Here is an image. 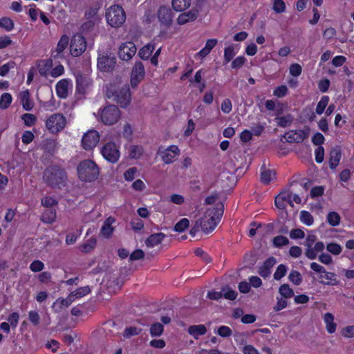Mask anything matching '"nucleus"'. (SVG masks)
<instances>
[{"label":"nucleus","instance_id":"1","mask_svg":"<svg viewBox=\"0 0 354 354\" xmlns=\"http://www.w3.org/2000/svg\"><path fill=\"white\" fill-rule=\"evenodd\" d=\"M223 212L224 205L222 203L217 205L216 207L208 208L203 216L197 220L202 231L206 234L212 232L221 221Z\"/></svg>","mask_w":354,"mask_h":354},{"label":"nucleus","instance_id":"2","mask_svg":"<svg viewBox=\"0 0 354 354\" xmlns=\"http://www.w3.org/2000/svg\"><path fill=\"white\" fill-rule=\"evenodd\" d=\"M106 97L116 102L120 107L126 108L131 101L130 88L125 84L118 88L115 84H109L106 86Z\"/></svg>","mask_w":354,"mask_h":354},{"label":"nucleus","instance_id":"3","mask_svg":"<svg viewBox=\"0 0 354 354\" xmlns=\"http://www.w3.org/2000/svg\"><path fill=\"white\" fill-rule=\"evenodd\" d=\"M43 178L50 187L61 189L66 185L67 175L59 166L51 165L45 169Z\"/></svg>","mask_w":354,"mask_h":354},{"label":"nucleus","instance_id":"4","mask_svg":"<svg viewBox=\"0 0 354 354\" xmlns=\"http://www.w3.org/2000/svg\"><path fill=\"white\" fill-rule=\"evenodd\" d=\"M79 178L86 182H91L99 176V168L96 163L91 160H84L77 166Z\"/></svg>","mask_w":354,"mask_h":354},{"label":"nucleus","instance_id":"5","mask_svg":"<svg viewBox=\"0 0 354 354\" xmlns=\"http://www.w3.org/2000/svg\"><path fill=\"white\" fill-rule=\"evenodd\" d=\"M106 18L112 27H120L126 20V14L122 7L114 5L107 10Z\"/></svg>","mask_w":354,"mask_h":354},{"label":"nucleus","instance_id":"6","mask_svg":"<svg viewBox=\"0 0 354 354\" xmlns=\"http://www.w3.org/2000/svg\"><path fill=\"white\" fill-rule=\"evenodd\" d=\"M121 112L118 107L114 104H109L101 110V121L106 125H113L120 118Z\"/></svg>","mask_w":354,"mask_h":354},{"label":"nucleus","instance_id":"7","mask_svg":"<svg viewBox=\"0 0 354 354\" xmlns=\"http://www.w3.org/2000/svg\"><path fill=\"white\" fill-rule=\"evenodd\" d=\"M116 58L111 52H104L99 54L97 57V68L103 72H110L114 70Z\"/></svg>","mask_w":354,"mask_h":354},{"label":"nucleus","instance_id":"8","mask_svg":"<svg viewBox=\"0 0 354 354\" xmlns=\"http://www.w3.org/2000/svg\"><path fill=\"white\" fill-rule=\"evenodd\" d=\"M66 124V118L62 113H54L48 118L46 126L50 133H57L64 129Z\"/></svg>","mask_w":354,"mask_h":354},{"label":"nucleus","instance_id":"9","mask_svg":"<svg viewBox=\"0 0 354 354\" xmlns=\"http://www.w3.org/2000/svg\"><path fill=\"white\" fill-rule=\"evenodd\" d=\"M86 48V41L81 35H74L71 41L70 51L73 57L81 55Z\"/></svg>","mask_w":354,"mask_h":354},{"label":"nucleus","instance_id":"10","mask_svg":"<svg viewBox=\"0 0 354 354\" xmlns=\"http://www.w3.org/2000/svg\"><path fill=\"white\" fill-rule=\"evenodd\" d=\"M103 157L111 163L118 162L120 158V151L114 142H110L103 146L101 149Z\"/></svg>","mask_w":354,"mask_h":354},{"label":"nucleus","instance_id":"11","mask_svg":"<svg viewBox=\"0 0 354 354\" xmlns=\"http://www.w3.org/2000/svg\"><path fill=\"white\" fill-rule=\"evenodd\" d=\"M100 140V135L95 130H91L86 133L82 140V147L85 150L94 148Z\"/></svg>","mask_w":354,"mask_h":354},{"label":"nucleus","instance_id":"12","mask_svg":"<svg viewBox=\"0 0 354 354\" xmlns=\"http://www.w3.org/2000/svg\"><path fill=\"white\" fill-rule=\"evenodd\" d=\"M158 153L160 155L162 161L165 164H171L179 155L180 150L176 145H171L162 151H161L160 148L158 151Z\"/></svg>","mask_w":354,"mask_h":354},{"label":"nucleus","instance_id":"13","mask_svg":"<svg viewBox=\"0 0 354 354\" xmlns=\"http://www.w3.org/2000/svg\"><path fill=\"white\" fill-rule=\"evenodd\" d=\"M157 15L158 21L161 24L167 27L172 24L174 13L169 7L166 6H160L157 12Z\"/></svg>","mask_w":354,"mask_h":354},{"label":"nucleus","instance_id":"14","mask_svg":"<svg viewBox=\"0 0 354 354\" xmlns=\"http://www.w3.org/2000/svg\"><path fill=\"white\" fill-rule=\"evenodd\" d=\"M136 53V45L131 41L122 44L118 50L119 57L124 61L131 59Z\"/></svg>","mask_w":354,"mask_h":354},{"label":"nucleus","instance_id":"15","mask_svg":"<svg viewBox=\"0 0 354 354\" xmlns=\"http://www.w3.org/2000/svg\"><path fill=\"white\" fill-rule=\"evenodd\" d=\"M145 71L143 64L141 62H136L131 71V85L133 88L137 86L138 84L145 77Z\"/></svg>","mask_w":354,"mask_h":354},{"label":"nucleus","instance_id":"16","mask_svg":"<svg viewBox=\"0 0 354 354\" xmlns=\"http://www.w3.org/2000/svg\"><path fill=\"white\" fill-rule=\"evenodd\" d=\"M308 137V132L304 130L290 131L282 136V138L286 139V142L290 143L301 142Z\"/></svg>","mask_w":354,"mask_h":354},{"label":"nucleus","instance_id":"17","mask_svg":"<svg viewBox=\"0 0 354 354\" xmlns=\"http://www.w3.org/2000/svg\"><path fill=\"white\" fill-rule=\"evenodd\" d=\"M342 158L340 147H333L329 153V166L331 169H335L338 165Z\"/></svg>","mask_w":354,"mask_h":354},{"label":"nucleus","instance_id":"18","mask_svg":"<svg viewBox=\"0 0 354 354\" xmlns=\"http://www.w3.org/2000/svg\"><path fill=\"white\" fill-rule=\"evenodd\" d=\"M198 15V11L196 9H192L191 10L180 14L178 19L177 23L179 25H184L189 21H193L196 19Z\"/></svg>","mask_w":354,"mask_h":354},{"label":"nucleus","instance_id":"19","mask_svg":"<svg viewBox=\"0 0 354 354\" xmlns=\"http://www.w3.org/2000/svg\"><path fill=\"white\" fill-rule=\"evenodd\" d=\"M91 84V80L82 73L76 75V88L77 91L80 93H84L86 88Z\"/></svg>","mask_w":354,"mask_h":354},{"label":"nucleus","instance_id":"20","mask_svg":"<svg viewBox=\"0 0 354 354\" xmlns=\"http://www.w3.org/2000/svg\"><path fill=\"white\" fill-rule=\"evenodd\" d=\"M315 241L316 236L313 234L308 235L306 240L305 245L307 247V249L305 252V254L310 259H315L317 257V254L312 248Z\"/></svg>","mask_w":354,"mask_h":354},{"label":"nucleus","instance_id":"21","mask_svg":"<svg viewBox=\"0 0 354 354\" xmlns=\"http://www.w3.org/2000/svg\"><path fill=\"white\" fill-rule=\"evenodd\" d=\"M165 236L162 232L152 234L146 239L145 244L147 247L153 248L160 244Z\"/></svg>","mask_w":354,"mask_h":354},{"label":"nucleus","instance_id":"22","mask_svg":"<svg viewBox=\"0 0 354 354\" xmlns=\"http://www.w3.org/2000/svg\"><path fill=\"white\" fill-rule=\"evenodd\" d=\"M69 82L64 79L59 81L56 85V91L57 95L61 98H66L68 96Z\"/></svg>","mask_w":354,"mask_h":354},{"label":"nucleus","instance_id":"23","mask_svg":"<svg viewBox=\"0 0 354 354\" xmlns=\"http://www.w3.org/2000/svg\"><path fill=\"white\" fill-rule=\"evenodd\" d=\"M188 333L192 335L194 339H197L198 336L205 335L207 332V328L205 325H193L188 328Z\"/></svg>","mask_w":354,"mask_h":354},{"label":"nucleus","instance_id":"24","mask_svg":"<svg viewBox=\"0 0 354 354\" xmlns=\"http://www.w3.org/2000/svg\"><path fill=\"white\" fill-rule=\"evenodd\" d=\"M20 100L25 110L30 111L32 109L33 102L30 99V93L28 90L20 93Z\"/></svg>","mask_w":354,"mask_h":354},{"label":"nucleus","instance_id":"25","mask_svg":"<svg viewBox=\"0 0 354 354\" xmlns=\"http://www.w3.org/2000/svg\"><path fill=\"white\" fill-rule=\"evenodd\" d=\"M172 8L176 12H182L191 5V0H172Z\"/></svg>","mask_w":354,"mask_h":354},{"label":"nucleus","instance_id":"26","mask_svg":"<svg viewBox=\"0 0 354 354\" xmlns=\"http://www.w3.org/2000/svg\"><path fill=\"white\" fill-rule=\"evenodd\" d=\"M154 48L153 44H148L139 50L138 56L142 59L147 60L151 57Z\"/></svg>","mask_w":354,"mask_h":354},{"label":"nucleus","instance_id":"27","mask_svg":"<svg viewBox=\"0 0 354 354\" xmlns=\"http://www.w3.org/2000/svg\"><path fill=\"white\" fill-rule=\"evenodd\" d=\"M53 66V61L51 59L41 60L38 64L39 73L41 76H46L48 71Z\"/></svg>","mask_w":354,"mask_h":354},{"label":"nucleus","instance_id":"28","mask_svg":"<svg viewBox=\"0 0 354 354\" xmlns=\"http://www.w3.org/2000/svg\"><path fill=\"white\" fill-rule=\"evenodd\" d=\"M279 292L284 298H290L294 296V291L288 284H282L279 288Z\"/></svg>","mask_w":354,"mask_h":354},{"label":"nucleus","instance_id":"29","mask_svg":"<svg viewBox=\"0 0 354 354\" xmlns=\"http://www.w3.org/2000/svg\"><path fill=\"white\" fill-rule=\"evenodd\" d=\"M223 291V297H224L225 299L229 300H234L238 293L235 290H233L230 287L228 286H223L222 288Z\"/></svg>","mask_w":354,"mask_h":354},{"label":"nucleus","instance_id":"30","mask_svg":"<svg viewBox=\"0 0 354 354\" xmlns=\"http://www.w3.org/2000/svg\"><path fill=\"white\" fill-rule=\"evenodd\" d=\"M71 302L66 299H57L53 304L52 308L55 312H60L63 306L68 307L71 305Z\"/></svg>","mask_w":354,"mask_h":354},{"label":"nucleus","instance_id":"31","mask_svg":"<svg viewBox=\"0 0 354 354\" xmlns=\"http://www.w3.org/2000/svg\"><path fill=\"white\" fill-rule=\"evenodd\" d=\"M164 327L160 323H155L150 328V334L152 337H159L163 333Z\"/></svg>","mask_w":354,"mask_h":354},{"label":"nucleus","instance_id":"32","mask_svg":"<svg viewBox=\"0 0 354 354\" xmlns=\"http://www.w3.org/2000/svg\"><path fill=\"white\" fill-rule=\"evenodd\" d=\"M272 243L274 247L281 248L288 245L290 242L287 237L279 235L273 238Z\"/></svg>","mask_w":354,"mask_h":354},{"label":"nucleus","instance_id":"33","mask_svg":"<svg viewBox=\"0 0 354 354\" xmlns=\"http://www.w3.org/2000/svg\"><path fill=\"white\" fill-rule=\"evenodd\" d=\"M327 221L332 226H337L340 221V216L335 212H330L327 215Z\"/></svg>","mask_w":354,"mask_h":354},{"label":"nucleus","instance_id":"34","mask_svg":"<svg viewBox=\"0 0 354 354\" xmlns=\"http://www.w3.org/2000/svg\"><path fill=\"white\" fill-rule=\"evenodd\" d=\"M288 279L295 285L298 286L302 282V276L299 272L292 270L289 274Z\"/></svg>","mask_w":354,"mask_h":354},{"label":"nucleus","instance_id":"35","mask_svg":"<svg viewBox=\"0 0 354 354\" xmlns=\"http://www.w3.org/2000/svg\"><path fill=\"white\" fill-rule=\"evenodd\" d=\"M328 102L329 97L326 95L323 96L317 105L316 113L319 115L322 114L326 106L328 105Z\"/></svg>","mask_w":354,"mask_h":354},{"label":"nucleus","instance_id":"36","mask_svg":"<svg viewBox=\"0 0 354 354\" xmlns=\"http://www.w3.org/2000/svg\"><path fill=\"white\" fill-rule=\"evenodd\" d=\"M96 243L97 241L95 238H91L86 241V243H84L81 245V250L86 253L89 252L95 247Z\"/></svg>","mask_w":354,"mask_h":354},{"label":"nucleus","instance_id":"37","mask_svg":"<svg viewBox=\"0 0 354 354\" xmlns=\"http://www.w3.org/2000/svg\"><path fill=\"white\" fill-rule=\"evenodd\" d=\"M68 41H69L68 37L65 35H62L60 40L59 41V42L57 44V48H56L57 53H62L67 47V46L68 44Z\"/></svg>","mask_w":354,"mask_h":354},{"label":"nucleus","instance_id":"38","mask_svg":"<svg viewBox=\"0 0 354 354\" xmlns=\"http://www.w3.org/2000/svg\"><path fill=\"white\" fill-rule=\"evenodd\" d=\"M12 102V96L10 93H5L1 95L0 98V108L7 109Z\"/></svg>","mask_w":354,"mask_h":354},{"label":"nucleus","instance_id":"39","mask_svg":"<svg viewBox=\"0 0 354 354\" xmlns=\"http://www.w3.org/2000/svg\"><path fill=\"white\" fill-rule=\"evenodd\" d=\"M0 27L4 28L7 31H10L14 28V22L8 17H3L0 19Z\"/></svg>","mask_w":354,"mask_h":354},{"label":"nucleus","instance_id":"40","mask_svg":"<svg viewBox=\"0 0 354 354\" xmlns=\"http://www.w3.org/2000/svg\"><path fill=\"white\" fill-rule=\"evenodd\" d=\"M189 221L187 218H184L180 220L174 226L176 232H182L189 227Z\"/></svg>","mask_w":354,"mask_h":354},{"label":"nucleus","instance_id":"41","mask_svg":"<svg viewBox=\"0 0 354 354\" xmlns=\"http://www.w3.org/2000/svg\"><path fill=\"white\" fill-rule=\"evenodd\" d=\"M300 219L301 222L307 225H311L314 222L313 216L307 211L300 212Z\"/></svg>","mask_w":354,"mask_h":354},{"label":"nucleus","instance_id":"42","mask_svg":"<svg viewBox=\"0 0 354 354\" xmlns=\"http://www.w3.org/2000/svg\"><path fill=\"white\" fill-rule=\"evenodd\" d=\"M277 124L281 127H286L289 126L292 122V118L288 115L287 116L277 117Z\"/></svg>","mask_w":354,"mask_h":354},{"label":"nucleus","instance_id":"43","mask_svg":"<svg viewBox=\"0 0 354 354\" xmlns=\"http://www.w3.org/2000/svg\"><path fill=\"white\" fill-rule=\"evenodd\" d=\"M325 276H321L320 277H324L327 281H321L320 283L330 285V284H337V281H336L335 274L333 272H324Z\"/></svg>","mask_w":354,"mask_h":354},{"label":"nucleus","instance_id":"44","mask_svg":"<svg viewBox=\"0 0 354 354\" xmlns=\"http://www.w3.org/2000/svg\"><path fill=\"white\" fill-rule=\"evenodd\" d=\"M287 272V268L283 264H280L277 268V270L274 274V279L275 280H280L282 277H283Z\"/></svg>","mask_w":354,"mask_h":354},{"label":"nucleus","instance_id":"45","mask_svg":"<svg viewBox=\"0 0 354 354\" xmlns=\"http://www.w3.org/2000/svg\"><path fill=\"white\" fill-rule=\"evenodd\" d=\"M272 175H275V172L271 169L264 170L261 174V180L265 184H268L271 180Z\"/></svg>","mask_w":354,"mask_h":354},{"label":"nucleus","instance_id":"46","mask_svg":"<svg viewBox=\"0 0 354 354\" xmlns=\"http://www.w3.org/2000/svg\"><path fill=\"white\" fill-rule=\"evenodd\" d=\"M142 329L134 326H130L126 328L124 331L123 336L129 338L131 336L138 335L141 332Z\"/></svg>","mask_w":354,"mask_h":354},{"label":"nucleus","instance_id":"47","mask_svg":"<svg viewBox=\"0 0 354 354\" xmlns=\"http://www.w3.org/2000/svg\"><path fill=\"white\" fill-rule=\"evenodd\" d=\"M21 118L24 121L25 125L28 127L34 125L37 120L36 117L31 113H25L22 115Z\"/></svg>","mask_w":354,"mask_h":354},{"label":"nucleus","instance_id":"48","mask_svg":"<svg viewBox=\"0 0 354 354\" xmlns=\"http://www.w3.org/2000/svg\"><path fill=\"white\" fill-rule=\"evenodd\" d=\"M235 53L233 46H228L224 50V61L225 63L230 62L234 57Z\"/></svg>","mask_w":354,"mask_h":354},{"label":"nucleus","instance_id":"49","mask_svg":"<svg viewBox=\"0 0 354 354\" xmlns=\"http://www.w3.org/2000/svg\"><path fill=\"white\" fill-rule=\"evenodd\" d=\"M327 250L333 254L337 255L342 252V248L339 245L335 243H331L327 245Z\"/></svg>","mask_w":354,"mask_h":354},{"label":"nucleus","instance_id":"50","mask_svg":"<svg viewBox=\"0 0 354 354\" xmlns=\"http://www.w3.org/2000/svg\"><path fill=\"white\" fill-rule=\"evenodd\" d=\"M273 10L277 13L283 12L286 10V5L283 0H274Z\"/></svg>","mask_w":354,"mask_h":354},{"label":"nucleus","instance_id":"51","mask_svg":"<svg viewBox=\"0 0 354 354\" xmlns=\"http://www.w3.org/2000/svg\"><path fill=\"white\" fill-rule=\"evenodd\" d=\"M90 292H91L90 287L88 286H86L79 288L75 291H74V292H75L74 295H76V297H77V298H80V297H82L88 295V293H90Z\"/></svg>","mask_w":354,"mask_h":354},{"label":"nucleus","instance_id":"52","mask_svg":"<svg viewBox=\"0 0 354 354\" xmlns=\"http://www.w3.org/2000/svg\"><path fill=\"white\" fill-rule=\"evenodd\" d=\"M44 268V263L39 260L32 261L30 266V269L35 272L41 271Z\"/></svg>","mask_w":354,"mask_h":354},{"label":"nucleus","instance_id":"53","mask_svg":"<svg viewBox=\"0 0 354 354\" xmlns=\"http://www.w3.org/2000/svg\"><path fill=\"white\" fill-rule=\"evenodd\" d=\"M305 236V233L303 230L299 228L293 229L290 232V237L293 239H303Z\"/></svg>","mask_w":354,"mask_h":354},{"label":"nucleus","instance_id":"54","mask_svg":"<svg viewBox=\"0 0 354 354\" xmlns=\"http://www.w3.org/2000/svg\"><path fill=\"white\" fill-rule=\"evenodd\" d=\"M144 257L145 252L142 250L138 249L130 254L129 259L130 261H136L142 259Z\"/></svg>","mask_w":354,"mask_h":354},{"label":"nucleus","instance_id":"55","mask_svg":"<svg viewBox=\"0 0 354 354\" xmlns=\"http://www.w3.org/2000/svg\"><path fill=\"white\" fill-rule=\"evenodd\" d=\"M324 158V149L322 146H319L315 150V160L318 163L323 162Z\"/></svg>","mask_w":354,"mask_h":354},{"label":"nucleus","instance_id":"56","mask_svg":"<svg viewBox=\"0 0 354 354\" xmlns=\"http://www.w3.org/2000/svg\"><path fill=\"white\" fill-rule=\"evenodd\" d=\"M302 68L298 64H292L290 66V73L295 77L299 76L301 73Z\"/></svg>","mask_w":354,"mask_h":354},{"label":"nucleus","instance_id":"57","mask_svg":"<svg viewBox=\"0 0 354 354\" xmlns=\"http://www.w3.org/2000/svg\"><path fill=\"white\" fill-rule=\"evenodd\" d=\"M95 23L93 20H88L84 22L81 26V31L82 33L90 32L94 27Z\"/></svg>","mask_w":354,"mask_h":354},{"label":"nucleus","instance_id":"58","mask_svg":"<svg viewBox=\"0 0 354 354\" xmlns=\"http://www.w3.org/2000/svg\"><path fill=\"white\" fill-rule=\"evenodd\" d=\"M15 66V63L14 62H8L1 67H0V75L5 76L9 72L10 68H14Z\"/></svg>","mask_w":354,"mask_h":354},{"label":"nucleus","instance_id":"59","mask_svg":"<svg viewBox=\"0 0 354 354\" xmlns=\"http://www.w3.org/2000/svg\"><path fill=\"white\" fill-rule=\"evenodd\" d=\"M325 138L321 133H316L312 138V142L315 145L320 146L324 142Z\"/></svg>","mask_w":354,"mask_h":354},{"label":"nucleus","instance_id":"60","mask_svg":"<svg viewBox=\"0 0 354 354\" xmlns=\"http://www.w3.org/2000/svg\"><path fill=\"white\" fill-rule=\"evenodd\" d=\"M232 333V330L225 326H222L218 329V334L223 337H230Z\"/></svg>","mask_w":354,"mask_h":354},{"label":"nucleus","instance_id":"61","mask_svg":"<svg viewBox=\"0 0 354 354\" xmlns=\"http://www.w3.org/2000/svg\"><path fill=\"white\" fill-rule=\"evenodd\" d=\"M246 59L243 57L240 56L234 59L232 62V68H241L245 62Z\"/></svg>","mask_w":354,"mask_h":354},{"label":"nucleus","instance_id":"62","mask_svg":"<svg viewBox=\"0 0 354 354\" xmlns=\"http://www.w3.org/2000/svg\"><path fill=\"white\" fill-rule=\"evenodd\" d=\"M141 155L142 151L140 148L136 146H131L129 155L131 158H138Z\"/></svg>","mask_w":354,"mask_h":354},{"label":"nucleus","instance_id":"63","mask_svg":"<svg viewBox=\"0 0 354 354\" xmlns=\"http://www.w3.org/2000/svg\"><path fill=\"white\" fill-rule=\"evenodd\" d=\"M288 88L285 85H282L276 88L274 91V95L278 97H282L287 94Z\"/></svg>","mask_w":354,"mask_h":354},{"label":"nucleus","instance_id":"64","mask_svg":"<svg viewBox=\"0 0 354 354\" xmlns=\"http://www.w3.org/2000/svg\"><path fill=\"white\" fill-rule=\"evenodd\" d=\"M324 189L322 186H316L312 188L310 191V196L312 198H315L317 196H321L324 194Z\"/></svg>","mask_w":354,"mask_h":354}]
</instances>
